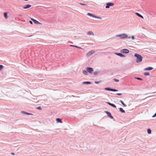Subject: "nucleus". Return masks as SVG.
I'll list each match as a JSON object with an SVG mask.
<instances>
[{"mask_svg": "<svg viewBox=\"0 0 156 156\" xmlns=\"http://www.w3.org/2000/svg\"><path fill=\"white\" fill-rule=\"evenodd\" d=\"M134 56L136 58V62L137 63H139L142 61L143 57L141 55L137 53H135Z\"/></svg>", "mask_w": 156, "mask_h": 156, "instance_id": "obj_1", "label": "nucleus"}, {"mask_svg": "<svg viewBox=\"0 0 156 156\" xmlns=\"http://www.w3.org/2000/svg\"><path fill=\"white\" fill-rule=\"evenodd\" d=\"M115 36L116 37H119L121 39H123L128 37V35L126 34H117Z\"/></svg>", "mask_w": 156, "mask_h": 156, "instance_id": "obj_2", "label": "nucleus"}, {"mask_svg": "<svg viewBox=\"0 0 156 156\" xmlns=\"http://www.w3.org/2000/svg\"><path fill=\"white\" fill-rule=\"evenodd\" d=\"M86 69L88 72L90 73H92L94 71L93 68L91 67H87Z\"/></svg>", "mask_w": 156, "mask_h": 156, "instance_id": "obj_3", "label": "nucleus"}, {"mask_svg": "<svg viewBox=\"0 0 156 156\" xmlns=\"http://www.w3.org/2000/svg\"><path fill=\"white\" fill-rule=\"evenodd\" d=\"M114 5V4L112 2H108L106 4V5L105 6V8H109L110 7V6H113Z\"/></svg>", "mask_w": 156, "mask_h": 156, "instance_id": "obj_4", "label": "nucleus"}, {"mask_svg": "<svg viewBox=\"0 0 156 156\" xmlns=\"http://www.w3.org/2000/svg\"><path fill=\"white\" fill-rule=\"evenodd\" d=\"M121 51L122 53L126 54L128 53L129 52V50L126 49H123Z\"/></svg>", "mask_w": 156, "mask_h": 156, "instance_id": "obj_5", "label": "nucleus"}, {"mask_svg": "<svg viewBox=\"0 0 156 156\" xmlns=\"http://www.w3.org/2000/svg\"><path fill=\"white\" fill-rule=\"evenodd\" d=\"M105 113L107 114L108 116L111 119H114V118L113 117L112 115L111 114V113L108 111H105Z\"/></svg>", "mask_w": 156, "mask_h": 156, "instance_id": "obj_6", "label": "nucleus"}, {"mask_svg": "<svg viewBox=\"0 0 156 156\" xmlns=\"http://www.w3.org/2000/svg\"><path fill=\"white\" fill-rule=\"evenodd\" d=\"M94 52L95 51L94 50H91L87 53V57H89L92 54L94 53Z\"/></svg>", "mask_w": 156, "mask_h": 156, "instance_id": "obj_7", "label": "nucleus"}, {"mask_svg": "<svg viewBox=\"0 0 156 156\" xmlns=\"http://www.w3.org/2000/svg\"><path fill=\"white\" fill-rule=\"evenodd\" d=\"M31 20L33 21L34 23L36 24H41V23H39L38 21L36 20L33 19V18H31Z\"/></svg>", "mask_w": 156, "mask_h": 156, "instance_id": "obj_8", "label": "nucleus"}, {"mask_svg": "<svg viewBox=\"0 0 156 156\" xmlns=\"http://www.w3.org/2000/svg\"><path fill=\"white\" fill-rule=\"evenodd\" d=\"M106 103L108 104L109 105L112 106V107H114L115 108H116V105L114 104H112V103H111L109 102H106Z\"/></svg>", "mask_w": 156, "mask_h": 156, "instance_id": "obj_9", "label": "nucleus"}, {"mask_svg": "<svg viewBox=\"0 0 156 156\" xmlns=\"http://www.w3.org/2000/svg\"><path fill=\"white\" fill-rule=\"evenodd\" d=\"M153 68L152 67H149L145 68L144 69V70H151L153 69Z\"/></svg>", "mask_w": 156, "mask_h": 156, "instance_id": "obj_10", "label": "nucleus"}, {"mask_svg": "<svg viewBox=\"0 0 156 156\" xmlns=\"http://www.w3.org/2000/svg\"><path fill=\"white\" fill-rule=\"evenodd\" d=\"M31 7V5H30L28 4L26 5L25 6L23 7V9H27L30 8Z\"/></svg>", "mask_w": 156, "mask_h": 156, "instance_id": "obj_11", "label": "nucleus"}, {"mask_svg": "<svg viewBox=\"0 0 156 156\" xmlns=\"http://www.w3.org/2000/svg\"><path fill=\"white\" fill-rule=\"evenodd\" d=\"M116 55H117L121 57H125V56L123 54L120 53H115Z\"/></svg>", "mask_w": 156, "mask_h": 156, "instance_id": "obj_12", "label": "nucleus"}, {"mask_svg": "<svg viewBox=\"0 0 156 156\" xmlns=\"http://www.w3.org/2000/svg\"><path fill=\"white\" fill-rule=\"evenodd\" d=\"M56 121H57V122H58V123H62V122L61 119H60V118H56Z\"/></svg>", "mask_w": 156, "mask_h": 156, "instance_id": "obj_13", "label": "nucleus"}, {"mask_svg": "<svg viewBox=\"0 0 156 156\" xmlns=\"http://www.w3.org/2000/svg\"><path fill=\"white\" fill-rule=\"evenodd\" d=\"M87 15L90 16H92L93 17L95 18V17H96V16L94 15V14H93L90 13H88Z\"/></svg>", "mask_w": 156, "mask_h": 156, "instance_id": "obj_14", "label": "nucleus"}, {"mask_svg": "<svg viewBox=\"0 0 156 156\" xmlns=\"http://www.w3.org/2000/svg\"><path fill=\"white\" fill-rule=\"evenodd\" d=\"M135 14L137 15V16H138L139 17L142 18H143V16L141 15H140V14H139V13H138V12H136L135 13Z\"/></svg>", "mask_w": 156, "mask_h": 156, "instance_id": "obj_15", "label": "nucleus"}, {"mask_svg": "<svg viewBox=\"0 0 156 156\" xmlns=\"http://www.w3.org/2000/svg\"><path fill=\"white\" fill-rule=\"evenodd\" d=\"M82 83L83 84H90L91 83L89 81H84Z\"/></svg>", "mask_w": 156, "mask_h": 156, "instance_id": "obj_16", "label": "nucleus"}, {"mask_svg": "<svg viewBox=\"0 0 156 156\" xmlns=\"http://www.w3.org/2000/svg\"><path fill=\"white\" fill-rule=\"evenodd\" d=\"M87 34L88 35H94L93 32L91 31H89L87 32Z\"/></svg>", "mask_w": 156, "mask_h": 156, "instance_id": "obj_17", "label": "nucleus"}, {"mask_svg": "<svg viewBox=\"0 0 156 156\" xmlns=\"http://www.w3.org/2000/svg\"><path fill=\"white\" fill-rule=\"evenodd\" d=\"M119 111L122 113H125V111L122 108H119Z\"/></svg>", "mask_w": 156, "mask_h": 156, "instance_id": "obj_18", "label": "nucleus"}, {"mask_svg": "<svg viewBox=\"0 0 156 156\" xmlns=\"http://www.w3.org/2000/svg\"><path fill=\"white\" fill-rule=\"evenodd\" d=\"M4 15L5 18V19H7L8 18L7 13L6 12H4Z\"/></svg>", "mask_w": 156, "mask_h": 156, "instance_id": "obj_19", "label": "nucleus"}, {"mask_svg": "<svg viewBox=\"0 0 156 156\" xmlns=\"http://www.w3.org/2000/svg\"><path fill=\"white\" fill-rule=\"evenodd\" d=\"M83 73L85 75H88V73L87 71L86 70H83Z\"/></svg>", "mask_w": 156, "mask_h": 156, "instance_id": "obj_20", "label": "nucleus"}, {"mask_svg": "<svg viewBox=\"0 0 156 156\" xmlns=\"http://www.w3.org/2000/svg\"><path fill=\"white\" fill-rule=\"evenodd\" d=\"M105 90H106L111 91L112 88L109 87H106L105 88Z\"/></svg>", "mask_w": 156, "mask_h": 156, "instance_id": "obj_21", "label": "nucleus"}, {"mask_svg": "<svg viewBox=\"0 0 156 156\" xmlns=\"http://www.w3.org/2000/svg\"><path fill=\"white\" fill-rule=\"evenodd\" d=\"M147 133L149 134H150L151 133V130L150 129H147Z\"/></svg>", "mask_w": 156, "mask_h": 156, "instance_id": "obj_22", "label": "nucleus"}, {"mask_svg": "<svg viewBox=\"0 0 156 156\" xmlns=\"http://www.w3.org/2000/svg\"><path fill=\"white\" fill-rule=\"evenodd\" d=\"M120 101L121 102V104L124 106L126 107L127 106V105L125 104H124V103L122 100H120Z\"/></svg>", "mask_w": 156, "mask_h": 156, "instance_id": "obj_23", "label": "nucleus"}, {"mask_svg": "<svg viewBox=\"0 0 156 156\" xmlns=\"http://www.w3.org/2000/svg\"><path fill=\"white\" fill-rule=\"evenodd\" d=\"M144 74L145 76H149L150 74V73H149L146 72V73H144Z\"/></svg>", "mask_w": 156, "mask_h": 156, "instance_id": "obj_24", "label": "nucleus"}, {"mask_svg": "<svg viewBox=\"0 0 156 156\" xmlns=\"http://www.w3.org/2000/svg\"><path fill=\"white\" fill-rule=\"evenodd\" d=\"M99 73L98 71H95L93 73L94 75H96L98 74V73Z\"/></svg>", "mask_w": 156, "mask_h": 156, "instance_id": "obj_25", "label": "nucleus"}, {"mask_svg": "<svg viewBox=\"0 0 156 156\" xmlns=\"http://www.w3.org/2000/svg\"><path fill=\"white\" fill-rule=\"evenodd\" d=\"M4 67V66L1 65H0V70H1Z\"/></svg>", "mask_w": 156, "mask_h": 156, "instance_id": "obj_26", "label": "nucleus"}, {"mask_svg": "<svg viewBox=\"0 0 156 156\" xmlns=\"http://www.w3.org/2000/svg\"><path fill=\"white\" fill-rule=\"evenodd\" d=\"M135 78L139 80H143V79L142 78H140V77H135Z\"/></svg>", "mask_w": 156, "mask_h": 156, "instance_id": "obj_27", "label": "nucleus"}, {"mask_svg": "<svg viewBox=\"0 0 156 156\" xmlns=\"http://www.w3.org/2000/svg\"><path fill=\"white\" fill-rule=\"evenodd\" d=\"M111 91H118V90H116V89H112V88Z\"/></svg>", "mask_w": 156, "mask_h": 156, "instance_id": "obj_28", "label": "nucleus"}, {"mask_svg": "<svg viewBox=\"0 0 156 156\" xmlns=\"http://www.w3.org/2000/svg\"><path fill=\"white\" fill-rule=\"evenodd\" d=\"M113 80L115 82H118L119 81V80L116 79L115 78H114Z\"/></svg>", "mask_w": 156, "mask_h": 156, "instance_id": "obj_29", "label": "nucleus"}, {"mask_svg": "<svg viewBox=\"0 0 156 156\" xmlns=\"http://www.w3.org/2000/svg\"><path fill=\"white\" fill-rule=\"evenodd\" d=\"M95 18H98V19H100V20L102 19V18L101 17L97 16H96Z\"/></svg>", "mask_w": 156, "mask_h": 156, "instance_id": "obj_30", "label": "nucleus"}, {"mask_svg": "<svg viewBox=\"0 0 156 156\" xmlns=\"http://www.w3.org/2000/svg\"><path fill=\"white\" fill-rule=\"evenodd\" d=\"M36 109L39 110H41L42 108L41 106H39L38 107H37L36 108Z\"/></svg>", "mask_w": 156, "mask_h": 156, "instance_id": "obj_31", "label": "nucleus"}, {"mask_svg": "<svg viewBox=\"0 0 156 156\" xmlns=\"http://www.w3.org/2000/svg\"><path fill=\"white\" fill-rule=\"evenodd\" d=\"M21 112L22 113H23V114H26L27 113V112H25L24 111H22Z\"/></svg>", "mask_w": 156, "mask_h": 156, "instance_id": "obj_32", "label": "nucleus"}, {"mask_svg": "<svg viewBox=\"0 0 156 156\" xmlns=\"http://www.w3.org/2000/svg\"><path fill=\"white\" fill-rule=\"evenodd\" d=\"M156 116V112L154 114V115H153L152 117L153 118L155 117Z\"/></svg>", "mask_w": 156, "mask_h": 156, "instance_id": "obj_33", "label": "nucleus"}, {"mask_svg": "<svg viewBox=\"0 0 156 156\" xmlns=\"http://www.w3.org/2000/svg\"><path fill=\"white\" fill-rule=\"evenodd\" d=\"M101 81H95V83H96V84H98V83H99L101 82Z\"/></svg>", "mask_w": 156, "mask_h": 156, "instance_id": "obj_34", "label": "nucleus"}, {"mask_svg": "<svg viewBox=\"0 0 156 156\" xmlns=\"http://www.w3.org/2000/svg\"><path fill=\"white\" fill-rule=\"evenodd\" d=\"M26 115H33V114H31V113H29L27 112V114H26Z\"/></svg>", "mask_w": 156, "mask_h": 156, "instance_id": "obj_35", "label": "nucleus"}, {"mask_svg": "<svg viewBox=\"0 0 156 156\" xmlns=\"http://www.w3.org/2000/svg\"><path fill=\"white\" fill-rule=\"evenodd\" d=\"M122 93H117L116 94L118 95H122Z\"/></svg>", "mask_w": 156, "mask_h": 156, "instance_id": "obj_36", "label": "nucleus"}, {"mask_svg": "<svg viewBox=\"0 0 156 156\" xmlns=\"http://www.w3.org/2000/svg\"><path fill=\"white\" fill-rule=\"evenodd\" d=\"M70 46H71L75 47H76V48H79V47H78L77 46H75V45H71Z\"/></svg>", "mask_w": 156, "mask_h": 156, "instance_id": "obj_37", "label": "nucleus"}, {"mask_svg": "<svg viewBox=\"0 0 156 156\" xmlns=\"http://www.w3.org/2000/svg\"><path fill=\"white\" fill-rule=\"evenodd\" d=\"M131 38L132 39H133V40L134 39V36H131Z\"/></svg>", "mask_w": 156, "mask_h": 156, "instance_id": "obj_38", "label": "nucleus"}, {"mask_svg": "<svg viewBox=\"0 0 156 156\" xmlns=\"http://www.w3.org/2000/svg\"><path fill=\"white\" fill-rule=\"evenodd\" d=\"M29 23H30L31 24H33V22H32L31 21H29Z\"/></svg>", "mask_w": 156, "mask_h": 156, "instance_id": "obj_39", "label": "nucleus"}, {"mask_svg": "<svg viewBox=\"0 0 156 156\" xmlns=\"http://www.w3.org/2000/svg\"><path fill=\"white\" fill-rule=\"evenodd\" d=\"M11 154H12V155H15V153H13V152H12L11 153Z\"/></svg>", "mask_w": 156, "mask_h": 156, "instance_id": "obj_40", "label": "nucleus"}, {"mask_svg": "<svg viewBox=\"0 0 156 156\" xmlns=\"http://www.w3.org/2000/svg\"><path fill=\"white\" fill-rule=\"evenodd\" d=\"M80 4H81V5H85V4H83L80 3Z\"/></svg>", "mask_w": 156, "mask_h": 156, "instance_id": "obj_41", "label": "nucleus"}, {"mask_svg": "<svg viewBox=\"0 0 156 156\" xmlns=\"http://www.w3.org/2000/svg\"><path fill=\"white\" fill-rule=\"evenodd\" d=\"M128 38L129 39H130L131 38V37H128Z\"/></svg>", "mask_w": 156, "mask_h": 156, "instance_id": "obj_42", "label": "nucleus"}, {"mask_svg": "<svg viewBox=\"0 0 156 156\" xmlns=\"http://www.w3.org/2000/svg\"><path fill=\"white\" fill-rule=\"evenodd\" d=\"M145 98V99H143V100H144L145 99H146V98Z\"/></svg>", "mask_w": 156, "mask_h": 156, "instance_id": "obj_43", "label": "nucleus"}, {"mask_svg": "<svg viewBox=\"0 0 156 156\" xmlns=\"http://www.w3.org/2000/svg\"><path fill=\"white\" fill-rule=\"evenodd\" d=\"M155 93V92H154L152 93Z\"/></svg>", "mask_w": 156, "mask_h": 156, "instance_id": "obj_44", "label": "nucleus"}, {"mask_svg": "<svg viewBox=\"0 0 156 156\" xmlns=\"http://www.w3.org/2000/svg\"><path fill=\"white\" fill-rule=\"evenodd\" d=\"M148 97H149V96L147 97V98H148Z\"/></svg>", "mask_w": 156, "mask_h": 156, "instance_id": "obj_45", "label": "nucleus"}, {"mask_svg": "<svg viewBox=\"0 0 156 156\" xmlns=\"http://www.w3.org/2000/svg\"><path fill=\"white\" fill-rule=\"evenodd\" d=\"M148 97H149V96L147 97V98H148Z\"/></svg>", "mask_w": 156, "mask_h": 156, "instance_id": "obj_46", "label": "nucleus"}]
</instances>
